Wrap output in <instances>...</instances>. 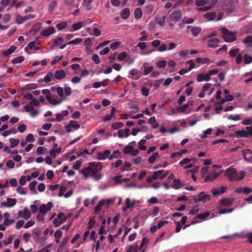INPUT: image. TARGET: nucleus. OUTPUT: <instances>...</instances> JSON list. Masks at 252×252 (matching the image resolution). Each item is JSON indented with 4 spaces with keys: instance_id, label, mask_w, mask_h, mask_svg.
<instances>
[{
    "instance_id": "nucleus-1",
    "label": "nucleus",
    "mask_w": 252,
    "mask_h": 252,
    "mask_svg": "<svg viewBox=\"0 0 252 252\" xmlns=\"http://www.w3.org/2000/svg\"><path fill=\"white\" fill-rule=\"evenodd\" d=\"M226 174L231 181L242 180L245 176V172L242 171L239 174L237 173L236 169L234 168H229L226 170Z\"/></svg>"
},
{
    "instance_id": "nucleus-2",
    "label": "nucleus",
    "mask_w": 252,
    "mask_h": 252,
    "mask_svg": "<svg viewBox=\"0 0 252 252\" xmlns=\"http://www.w3.org/2000/svg\"><path fill=\"white\" fill-rule=\"evenodd\" d=\"M223 34L222 37L226 42H232L236 40V33L229 31L225 28H222L220 30Z\"/></svg>"
},
{
    "instance_id": "nucleus-3",
    "label": "nucleus",
    "mask_w": 252,
    "mask_h": 252,
    "mask_svg": "<svg viewBox=\"0 0 252 252\" xmlns=\"http://www.w3.org/2000/svg\"><path fill=\"white\" fill-rule=\"evenodd\" d=\"M53 206V203L52 202H49L47 204H43L39 207V212L43 215H46L48 211L51 210Z\"/></svg>"
},
{
    "instance_id": "nucleus-4",
    "label": "nucleus",
    "mask_w": 252,
    "mask_h": 252,
    "mask_svg": "<svg viewBox=\"0 0 252 252\" xmlns=\"http://www.w3.org/2000/svg\"><path fill=\"white\" fill-rule=\"evenodd\" d=\"M6 201H3L1 203L0 207H5L7 208H11L13 207L17 203V200L15 198H7Z\"/></svg>"
},
{
    "instance_id": "nucleus-5",
    "label": "nucleus",
    "mask_w": 252,
    "mask_h": 252,
    "mask_svg": "<svg viewBox=\"0 0 252 252\" xmlns=\"http://www.w3.org/2000/svg\"><path fill=\"white\" fill-rule=\"evenodd\" d=\"M242 154L246 161L252 163V151L249 149H244L242 151Z\"/></svg>"
},
{
    "instance_id": "nucleus-6",
    "label": "nucleus",
    "mask_w": 252,
    "mask_h": 252,
    "mask_svg": "<svg viewBox=\"0 0 252 252\" xmlns=\"http://www.w3.org/2000/svg\"><path fill=\"white\" fill-rule=\"evenodd\" d=\"M182 14L180 10L173 11L170 15V19L172 21L178 22L182 18Z\"/></svg>"
},
{
    "instance_id": "nucleus-7",
    "label": "nucleus",
    "mask_w": 252,
    "mask_h": 252,
    "mask_svg": "<svg viewBox=\"0 0 252 252\" xmlns=\"http://www.w3.org/2000/svg\"><path fill=\"white\" fill-rule=\"evenodd\" d=\"M18 215L20 218L28 220L30 218L31 213L28 208L25 207L23 210L19 211L18 212Z\"/></svg>"
},
{
    "instance_id": "nucleus-8",
    "label": "nucleus",
    "mask_w": 252,
    "mask_h": 252,
    "mask_svg": "<svg viewBox=\"0 0 252 252\" xmlns=\"http://www.w3.org/2000/svg\"><path fill=\"white\" fill-rule=\"evenodd\" d=\"M226 187L224 186H221L220 188H215L212 189L211 192L213 195L216 196L220 194L224 193L225 191Z\"/></svg>"
},
{
    "instance_id": "nucleus-9",
    "label": "nucleus",
    "mask_w": 252,
    "mask_h": 252,
    "mask_svg": "<svg viewBox=\"0 0 252 252\" xmlns=\"http://www.w3.org/2000/svg\"><path fill=\"white\" fill-rule=\"evenodd\" d=\"M219 176V174L217 172H210L207 176L205 178V182H212L214 180L216 179Z\"/></svg>"
},
{
    "instance_id": "nucleus-10",
    "label": "nucleus",
    "mask_w": 252,
    "mask_h": 252,
    "mask_svg": "<svg viewBox=\"0 0 252 252\" xmlns=\"http://www.w3.org/2000/svg\"><path fill=\"white\" fill-rule=\"evenodd\" d=\"M174 183L170 185V187L175 189H181L184 187V184L182 183L180 179H175L173 180Z\"/></svg>"
},
{
    "instance_id": "nucleus-11",
    "label": "nucleus",
    "mask_w": 252,
    "mask_h": 252,
    "mask_svg": "<svg viewBox=\"0 0 252 252\" xmlns=\"http://www.w3.org/2000/svg\"><path fill=\"white\" fill-rule=\"evenodd\" d=\"M220 40L218 38H213L209 40L208 46L212 48H215L218 46Z\"/></svg>"
},
{
    "instance_id": "nucleus-12",
    "label": "nucleus",
    "mask_w": 252,
    "mask_h": 252,
    "mask_svg": "<svg viewBox=\"0 0 252 252\" xmlns=\"http://www.w3.org/2000/svg\"><path fill=\"white\" fill-rule=\"evenodd\" d=\"M198 200L200 201L206 202L209 201L211 199V196L209 194H205L204 192H200L198 194Z\"/></svg>"
},
{
    "instance_id": "nucleus-13",
    "label": "nucleus",
    "mask_w": 252,
    "mask_h": 252,
    "mask_svg": "<svg viewBox=\"0 0 252 252\" xmlns=\"http://www.w3.org/2000/svg\"><path fill=\"white\" fill-rule=\"evenodd\" d=\"M81 172L83 175V178L87 180L91 174V166L89 165L88 167L83 169Z\"/></svg>"
},
{
    "instance_id": "nucleus-14",
    "label": "nucleus",
    "mask_w": 252,
    "mask_h": 252,
    "mask_svg": "<svg viewBox=\"0 0 252 252\" xmlns=\"http://www.w3.org/2000/svg\"><path fill=\"white\" fill-rule=\"evenodd\" d=\"M210 79V77L209 76L208 73L205 74L199 73L198 74L197 76V81L198 82H201L203 81H209Z\"/></svg>"
},
{
    "instance_id": "nucleus-15",
    "label": "nucleus",
    "mask_w": 252,
    "mask_h": 252,
    "mask_svg": "<svg viewBox=\"0 0 252 252\" xmlns=\"http://www.w3.org/2000/svg\"><path fill=\"white\" fill-rule=\"evenodd\" d=\"M41 28V23L37 22L34 24L30 31V33L31 34H35L37 32H38L40 29Z\"/></svg>"
},
{
    "instance_id": "nucleus-16",
    "label": "nucleus",
    "mask_w": 252,
    "mask_h": 252,
    "mask_svg": "<svg viewBox=\"0 0 252 252\" xmlns=\"http://www.w3.org/2000/svg\"><path fill=\"white\" fill-rule=\"evenodd\" d=\"M56 32L55 29L53 27H51L47 29L42 31V34L45 36H48Z\"/></svg>"
},
{
    "instance_id": "nucleus-17",
    "label": "nucleus",
    "mask_w": 252,
    "mask_h": 252,
    "mask_svg": "<svg viewBox=\"0 0 252 252\" xmlns=\"http://www.w3.org/2000/svg\"><path fill=\"white\" fill-rule=\"evenodd\" d=\"M236 136L238 137L247 138L250 135V132L245 130H237L236 132Z\"/></svg>"
},
{
    "instance_id": "nucleus-18",
    "label": "nucleus",
    "mask_w": 252,
    "mask_h": 252,
    "mask_svg": "<svg viewBox=\"0 0 252 252\" xmlns=\"http://www.w3.org/2000/svg\"><path fill=\"white\" fill-rule=\"evenodd\" d=\"M190 32L192 36L196 37L202 32V29L199 27H193L190 29Z\"/></svg>"
},
{
    "instance_id": "nucleus-19",
    "label": "nucleus",
    "mask_w": 252,
    "mask_h": 252,
    "mask_svg": "<svg viewBox=\"0 0 252 252\" xmlns=\"http://www.w3.org/2000/svg\"><path fill=\"white\" fill-rule=\"evenodd\" d=\"M66 75V73L64 70H59L55 72V77L57 79H62Z\"/></svg>"
},
{
    "instance_id": "nucleus-20",
    "label": "nucleus",
    "mask_w": 252,
    "mask_h": 252,
    "mask_svg": "<svg viewBox=\"0 0 252 252\" xmlns=\"http://www.w3.org/2000/svg\"><path fill=\"white\" fill-rule=\"evenodd\" d=\"M216 13L215 12H207L204 15V17L208 21H212L215 20L216 18Z\"/></svg>"
},
{
    "instance_id": "nucleus-21",
    "label": "nucleus",
    "mask_w": 252,
    "mask_h": 252,
    "mask_svg": "<svg viewBox=\"0 0 252 252\" xmlns=\"http://www.w3.org/2000/svg\"><path fill=\"white\" fill-rule=\"evenodd\" d=\"M130 13V12L129 8H126L122 11L121 14V18L124 20H126L129 17Z\"/></svg>"
},
{
    "instance_id": "nucleus-22",
    "label": "nucleus",
    "mask_w": 252,
    "mask_h": 252,
    "mask_svg": "<svg viewBox=\"0 0 252 252\" xmlns=\"http://www.w3.org/2000/svg\"><path fill=\"white\" fill-rule=\"evenodd\" d=\"M82 22H78L77 23H74L72 25V28L69 30V31L74 32L78 31L82 28Z\"/></svg>"
},
{
    "instance_id": "nucleus-23",
    "label": "nucleus",
    "mask_w": 252,
    "mask_h": 252,
    "mask_svg": "<svg viewBox=\"0 0 252 252\" xmlns=\"http://www.w3.org/2000/svg\"><path fill=\"white\" fill-rule=\"evenodd\" d=\"M233 202V199H230V198H222L220 201V204L223 205V206H229L230 205H231Z\"/></svg>"
},
{
    "instance_id": "nucleus-24",
    "label": "nucleus",
    "mask_w": 252,
    "mask_h": 252,
    "mask_svg": "<svg viewBox=\"0 0 252 252\" xmlns=\"http://www.w3.org/2000/svg\"><path fill=\"white\" fill-rule=\"evenodd\" d=\"M17 47L14 46H11L8 49L2 52V55L7 56L12 54L16 49Z\"/></svg>"
},
{
    "instance_id": "nucleus-25",
    "label": "nucleus",
    "mask_w": 252,
    "mask_h": 252,
    "mask_svg": "<svg viewBox=\"0 0 252 252\" xmlns=\"http://www.w3.org/2000/svg\"><path fill=\"white\" fill-rule=\"evenodd\" d=\"M90 165L92 166V168L94 169L97 172L100 171L102 169V164L100 162H97L95 163L94 162H92L90 163Z\"/></svg>"
},
{
    "instance_id": "nucleus-26",
    "label": "nucleus",
    "mask_w": 252,
    "mask_h": 252,
    "mask_svg": "<svg viewBox=\"0 0 252 252\" xmlns=\"http://www.w3.org/2000/svg\"><path fill=\"white\" fill-rule=\"evenodd\" d=\"M149 123L154 128H157L158 127L159 124L157 123L156 118L153 116L151 117L149 120Z\"/></svg>"
},
{
    "instance_id": "nucleus-27",
    "label": "nucleus",
    "mask_w": 252,
    "mask_h": 252,
    "mask_svg": "<svg viewBox=\"0 0 252 252\" xmlns=\"http://www.w3.org/2000/svg\"><path fill=\"white\" fill-rule=\"evenodd\" d=\"M37 88V85L36 84L32 83L26 85L24 88H22V90L28 91L31 90L35 89Z\"/></svg>"
},
{
    "instance_id": "nucleus-28",
    "label": "nucleus",
    "mask_w": 252,
    "mask_h": 252,
    "mask_svg": "<svg viewBox=\"0 0 252 252\" xmlns=\"http://www.w3.org/2000/svg\"><path fill=\"white\" fill-rule=\"evenodd\" d=\"M143 12L141 8H136L134 11V17L136 19H140L142 16Z\"/></svg>"
},
{
    "instance_id": "nucleus-29",
    "label": "nucleus",
    "mask_w": 252,
    "mask_h": 252,
    "mask_svg": "<svg viewBox=\"0 0 252 252\" xmlns=\"http://www.w3.org/2000/svg\"><path fill=\"white\" fill-rule=\"evenodd\" d=\"M126 206L124 207V210H126L128 208H133L135 203L133 201V202H131V200L129 198H127L126 199Z\"/></svg>"
},
{
    "instance_id": "nucleus-30",
    "label": "nucleus",
    "mask_w": 252,
    "mask_h": 252,
    "mask_svg": "<svg viewBox=\"0 0 252 252\" xmlns=\"http://www.w3.org/2000/svg\"><path fill=\"white\" fill-rule=\"evenodd\" d=\"M52 90H56V91L57 92L58 95L61 97L63 96V89L61 87H52L51 88Z\"/></svg>"
},
{
    "instance_id": "nucleus-31",
    "label": "nucleus",
    "mask_w": 252,
    "mask_h": 252,
    "mask_svg": "<svg viewBox=\"0 0 252 252\" xmlns=\"http://www.w3.org/2000/svg\"><path fill=\"white\" fill-rule=\"evenodd\" d=\"M9 142L10 143V147L11 148H14L19 144L20 140L12 138L9 139Z\"/></svg>"
},
{
    "instance_id": "nucleus-32",
    "label": "nucleus",
    "mask_w": 252,
    "mask_h": 252,
    "mask_svg": "<svg viewBox=\"0 0 252 252\" xmlns=\"http://www.w3.org/2000/svg\"><path fill=\"white\" fill-rule=\"evenodd\" d=\"M57 218L62 223H64L67 220V217L63 212H60L58 214Z\"/></svg>"
},
{
    "instance_id": "nucleus-33",
    "label": "nucleus",
    "mask_w": 252,
    "mask_h": 252,
    "mask_svg": "<svg viewBox=\"0 0 252 252\" xmlns=\"http://www.w3.org/2000/svg\"><path fill=\"white\" fill-rule=\"evenodd\" d=\"M103 206H105V202L104 201H100L97 205L94 208V212L95 213H98L101 210V207Z\"/></svg>"
},
{
    "instance_id": "nucleus-34",
    "label": "nucleus",
    "mask_w": 252,
    "mask_h": 252,
    "mask_svg": "<svg viewBox=\"0 0 252 252\" xmlns=\"http://www.w3.org/2000/svg\"><path fill=\"white\" fill-rule=\"evenodd\" d=\"M159 157L158 153L155 152L148 158V161L150 163H153L156 160V158Z\"/></svg>"
},
{
    "instance_id": "nucleus-35",
    "label": "nucleus",
    "mask_w": 252,
    "mask_h": 252,
    "mask_svg": "<svg viewBox=\"0 0 252 252\" xmlns=\"http://www.w3.org/2000/svg\"><path fill=\"white\" fill-rule=\"evenodd\" d=\"M210 216V213L209 212H205L204 213H201L198 214L197 216H195V219H205L209 217Z\"/></svg>"
},
{
    "instance_id": "nucleus-36",
    "label": "nucleus",
    "mask_w": 252,
    "mask_h": 252,
    "mask_svg": "<svg viewBox=\"0 0 252 252\" xmlns=\"http://www.w3.org/2000/svg\"><path fill=\"white\" fill-rule=\"evenodd\" d=\"M36 41H32L29 43L27 46L25 48V51L26 53H28V54H31L30 52H29V49H32L35 46V44L36 43Z\"/></svg>"
},
{
    "instance_id": "nucleus-37",
    "label": "nucleus",
    "mask_w": 252,
    "mask_h": 252,
    "mask_svg": "<svg viewBox=\"0 0 252 252\" xmlns=\"http://www.w3.org/2000/svg\"><path fill=\"white\" fill-rule=\"evenodd\" d=\"M46 99L48 100V101L51 104H53V105H56V104H60L62 101V100H61L59 101H57L55 99L52 98L51 95H48V96H46Z\"/></svg>"
},
{
    "instance_id": "nucleus-38",
    "label": "nucleus",
    "mask_w": 252,
    "mask_h": 252,
    "mask_svg": "<svg viewBox=\"0 0 252 252\" xmlns=\"http://www.w3.org/2000/svg\"><path fill=\"white\" fill-rule=\"evenodd\" d=\"M244 63L246 64H248L252 63V57L246 54L244 56Z\"/></svg>"
},
{
    "instance_id": "nucleus-39",
    "label": "nucleus",
    "mask_w": 252,
    "mask_h": 252,
    "mask_svg": "<svg viewBox=\"0 0 252 252\" xmlns=\"http://www.w3.org/2000/svg\"><path fill=\"white\" fill-rule=\"evenodd\" d=\"M24 61V57L23 56H19L14 58L11 60V63L13 64L21 63Z\"/></svg>"
},
{
    "instance_id": "nucleus-40",
    "label": "nucleus",
    "mask_w": 252,
    "mask_h": 252,
    "mask_svg": "<svg viewBox=\"0 0 252 252\" xmlns=\"http://www.w3.org/2000/svg\"><path fill=\"white\" fill-rule=\"evenodd\" d=\"M189 102H188L187 103L185 104V105H183L182 106L178 107L177 108V110L178 112H181L182 113L185 112V111L187 110V109L189 106Z\"/></svg>"
},
{
    "instance_id": "nucleus-41",
    "label": "nucleus",
    "mask_w": 252,
    "mask_h": 252,
    "mask_svg": "<svg viewBox=\"0 0 252 252\" xmlns=\"http://www.w3.org/2000/svg\"><path fill=\"white\" fill-rule=\"evenodd\" d=\"M239 51H240L239 48L231 49L229 51V54L232 58H234L236 56V55H238Z\"/></svg>"
},
{
    "instance_id": "nucleus-42",
    "label": "nucleus",
    "mask_w": 252,
    "mask_h": 252,
    "mask_svg": "<svg viewBox=\"0 0 252 252\" xmlns=\"http://www.w3.org/2000/svg\"><path fill=\"white\" fill-rule=\"evenodd\" d=\"M146 140L145 139H141L138 143L139 149L141 151H145L147 149L146 146L144 144L146 143Z\"/></svg>"
},
{
    "instance_id": "nucleus-43",
    "label": "nucleus",
    "mask_w": 252,
    "mask_h": 252,
    "mask_svg": "<svg viewBox=\"0 0 252 252\" xmlns=\"http://www.w3.org/2000/svg\"><path fill=\"white\" fill-rule=\"evenodd\" d=\"M27 20L26 16L22 17L20 15H18L16 17V22L18 24H21Z\"/></svg>"
},
{
    "instance_id": "nucleus-44",
    "label": "nucleus",
    "mask_w": 252,
    "mask_h": 252,
    "mask_svg": "<svg viewBox=\"0 0 252 252\" xmlns=\"http://www.w3.org/2000/svg\"><path fill=\"white\" fill-rule=\"evenodd\" d=\"M124 126V124L122 122H115L112 124V128L116 130L118 129L121 127H122Z\"/></svg>"
},
{
    "instance_id": "nucleus-45",
    "label": "nucleus",
    "mask_w": 252,
    "mask_h": 252,
    "mask_svg": "<svg viewBox=\"0 0 252 252\" xmlns=\"http://www.w3.org/2000/svg\"><path fill=\"white\" fill-rule=\"evenodd\" d=\"M120 155H121V154L119 151H118V150L114 151L113 152V154H111L109 156V157H108V159L110 160H111L114 158H118L120 156Z\"/></svg>"
},
{
    "instance_id": "nucleus-46",
    "label": "nucleus",
    "mask_w": 252,
    "mask_h": 252,
    "mask_svg": "<svg viewBox=\"0 0 252 252\" xmlns=\"http://www.w3.org/2000/svg\"><path fill=\"white\" fill-rule=\"evenodd\" d=\"M69 126L76 129H77L80 127V125L78 124L76 121L71 120L69 122Z\"/></svg>"
},
{
    "instance_id": "nucleus-47",
    "label": "nucleus",
    "mask_w": 252,
    "mask_h": 252,
    "mask_svg": "<svg viewBox=\"0 0 252 252\" xmlns=\"http://www.w3.org/2000/svg\"><path fill=\"white\" fill-rule=\"evenodd\" d=\"M131 163L129 161H126L125 162V165L123 166L121 168V170L122 171H127L130 169V167H131Z\"/></svg>"
},
{
    "instance_id": "nucleus-48",
    "label": "nucleus",
    "mask_w": 252,
    "mask_h": 252,
    "mask_svg": "<svg viewBox=\"0 0 252 252\" xmlns=\"http://www.w3.org/2000/svg\"><path fill=\"white\" fill-rule=\"evenodd\" d=\"M57 5V2L55 0L52 1L49 5L48 10L50 12H52L55 8L56 7Z\"/></svg>"
},
{
    "instance_id": "nucleus-49",
    "label": "nucleus",
    "mask_w": 252,
    "mask_h": 252,
    "mask_svg": "<svg viewBox=\"0 0 252 252\" xmlns=\"http://www.w3.org/2000/svg\"><path fill=\"white\" fill-rule=\"evenodd\" d=\"M209 0H196L195 1V4L197 6H201L205 5Z\"/></svg>"
},
{
    "instance_id": "nucleus-50",
    "label": "nucleus",
    "mask_w": 252,
    "mask_h": 252,
    "mask_svg": "<svg viewBox=\"0 0 252 252\" xmlns=\"http://www.w3.org/2000/svg\"><path fill=\"white\" fill-rule=\"evenodd\" d=\"M37 184V182L36 181H32L29 184V188L30 189L33 191L34 193L36 192V190L35 189V186Z\"/></svg>"
},
{
    "instance_id": "nucleus-51",
    "label": "nucleus",
    "mask_w": 252,
    "mask_h": 252,
    "mask_svg": "<svg viewBox=\"0 0 252 252\" xmlns=\"http://www.w3.org/2000/svg\"><path fill=\"white\" fill-rule=\"evenodd\" d=\"M53 74L51 72H49L44 78V81L46 83H49L51 81V79L53 77Z\"/></svg>"
},
{
    "instance_id": "nucleus-52",
    "label": "nucleus",
    "mask_w": 252,
    "mask_h": 252,
    "mask_svg": "<svg viewBox=\"0 0 252 252\" xmlns=\"http://www.w3.org/2000/svg\"><path fill=\"white\" fill-rule=\"evenodd\" d=\"M138 245L133 244L129 247L127 252H136L138 250Z\"/></svg>"
},
{
    "instance_id": "nucleus-53",
    "label": "nucleus",
    "mask_w": 252,
    "mask_h": 252,
    "mask_svg": "<svg viewBox=\"0 0 252 252\" xmlns=\"http://www.w3.org/2000/svg\"><path fill=\"white\" fill-rule=\"evenodd\" d=\"M133 149V147L132 146L128 145V146H126L124 148L123 152L125 154H129L130 153H131Z\"/></svg>"
},
{
    "instance_id": "nucleus-54",
    "label": "nucleus",
    "mask_w": 252,
    "mask_h": 252,
    "mask_svg": "<svg viewBox=\"0 0 252 252\" xmlns=\"http://www.w3.org/2000/svg\"><path fill=\"white\" fill-rule=\"evenodd\" d=\"M127 53L126 52L121 53L118 57V60L121 62L124 60L127 57Z\"/></svg>"
},
{
    "instance_id": "nucleus-55",
    "label": "nucleus",
    "mask_w": 252,
    "mask_h": 252,
    "mask_svg": "<svg viewBox=\"0 0 252 252\" xmlns=\"http://www.w3.org/2000/svg\"><path fill=\"white\" fill-rule=\"evenodd\" d=\"M13 238H14L13 235H9L7 239H4V240H3V243L5 245L10 244H11L12 243Z\"/></svg>"
},
{
    "instance_id": "nucleus-56",
    "label": "nucleus",
    "mask_w": 252,
    "mask_h": 252,
    "mask_svg": "<svg viewBox=\"0 0 252 252\" xmlns=\"http://www.w3.org/2000/svg\"><path fill=\"white\" fill-rule=\"evenodd\" d=\"M163 170H159L158 171H155L153 173L156 174V180L160 179L162 180L163 178H161V177L163 176Z\"/></svg>"
},
{
    "instance_id": "nucleus-57",
    "label": "nucleus",
    "mask_w": 252,
    "mask_h": 252,
    "mask_svg": "<svg viewBox=\"0 0 252 252\" xmlns=\"http://www.w3.org/2000/svg\"><path fill=\"white\" fill-rule=\"evenodd\" d=\"M67 26V23L65 22H63L59 23L57 25L56 27L59 30H62L66 28Z\"/></svg>"
},
{
    "instance_id": "nucleus-58",
    "label": "nucleus",
    "mask_w": 252,
    "mask_h": 252,
    "mask_svg": "<svg viewBox=\"0 0 252 252\" xmlns=\"http://www.w3.org/2000/svg\"><path fill=\"white\" fill-rule=\"evenodd\" d=\"M63 58V56H61L60 57L57 56V57H55L54 60H53L51 62V64L52 65H55L58 62H59L61 60H62Z\"/></svg>"
},
{
    "instance_id": "nucleus-59",
    "label": "nucleus",
    "mask_w": 252,
    "mask_h": 252,
    "mask_svg": "<svg viewBox=\"0 0 252 252\" xmlns=\"http://www.w3.org/2000/svg\"><path fill=\"white\" fill-rule=\"evenodd\" d=\"M228 119L233 121H238L241 119V117L238 114L230 115L228 117Z\"/></svg>"
},
{
    "instance_id": "nucleus-60",
    "label": "nucleus",
    "mask_w": 252,
    "mask_h": 252,
    "mask_svg": "<svg viewBox=\"0 0 252 252\" xmlns=\"http://www.w3.org/2000/svg\"><path fill=\"white\" fill-rule=\"evenodd\" d=\"M120 44L121 42L119 41L113 42L110 45V48L112 50H116L119 47Z\"/></svg>"
},
{
    "instance_id": "nucleus-61",
    "label": "nucleus",
    "mask_w": 252,
    "mask_h": 252,
    "mask_svg": "<svg viewBox=\"0 0 252 252\" xmlns=\"http://www.w3.org/2000/svg\"><path fill=\"white\" fill-rule=\"evenodd\" d=\"M82 163L81 159L78 160L73 166V169L75 170H79Z\"/></svg>"
},
{
    "instance_id": "nucleus-62",
    "label": "nucleus",
    "mask_w": 252,
    "mask_h": 252,
    "mask_svg": "<svg viewBox=\"0 0 252 252\" xmlns=\"http://www.w3.org/2000/svg\"><path fill=\"white\" fill-rule=\"evenodd\" d=\"M63 38L62 37H58L56 39H52V42L53 44H58L59 45L62 42H63Z\"/></svg>"
},
{
    "instance_id": "nucleus-63",
    "label": "nucleus",
    "mask_w": 252,
    "mask_h": 252,
    "mask_svg": "<svg viewBox=\"0 0 252 252\" xmlns=\"http://www.w3.org/2000/svg\"><path fill=\"white\" fill-rule=\"evenodd\" d=\"M92 60L96 63L99 64L100 63L99 58L96 54H94L92 56Z\"/></svg>"
},
{
    "instance_id": "nucleus-64",
    "label": "nucleus",
    "mask_w": 252,
    "mask_h": 252,
    "mask_svg": "<svg viewBox=\"0 0 252 252\" xmlns=\"http://www.w3.org/2000/svg\"><path fill=\"white\" fill-rule=\"evenodd\" d=\"M243 42L246 44L252 43V35L247 36L244 40Z\"/></svg>"
}]
</instances>
